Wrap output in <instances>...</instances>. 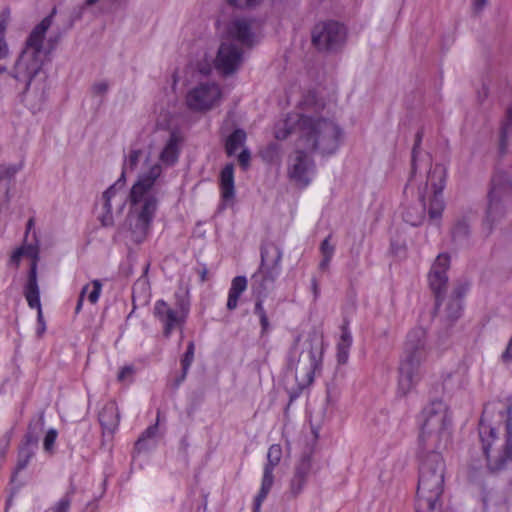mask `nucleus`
Instances as JSON below:
<instances>
[{
    "label": "nucleus",
    "mask_w": 512,
    "mask_h": 512,
    "mask_svg": "<svg viewBox=\"0 0 512 512\" xmlns=\"http://www.w3.org/2000/svg\"><path fill=\"white\" fill-rule=\"evenodd\" d=\"M55 13L56 10L53 9L50 15L33 28L15 64L13 77L25 81L23 94L33 96L37 102H42L45 99L48 90V76L43 65L52 47L45 49L43 43Z\"/></svg>",
    "instance_id": "f257e3e1"
},
{
    "label": "nucleus",
    "mask_w": 512,
    "mask_h": 512,
    "mask_svg": "<svg viewBox=\"0 0 512 512\" xmlns=\"http://www.w3.org/2000/svg\"><path fill=\"white\" fill-rule=\"evenodd\" d=\"M297 135V146L322 156L334 154L343 136L340 126L331 119L302 114L288 117L284 129L275 133L277 139H286L290 134Z\"/></svg>",
    "instance_id": "f03ea898"
},
{
    "label": "nucleus",
    "mask_w": 512,
    "mask_h": 512,
    "mask_svg": "<svg viewBox=\"0 0 512 512\" xmlns=\"http://www.w3.org/2000/svg\"><path fill=\"white\" fill-rule=\"evenodd\" d=\"M479 436L483 453L494 469H501L512 460V405L498 409L485 406L480 422Z\"/></svg>",
    "instance_id": "7ed1b4c3"
},
{
    "label": "nucleus",
    "mask_w": 512,
    "mask_h": 512,
    "mask_svg": "<svg viewBox=\"0 0 512 512\" xmlns=\"http://www.w3.org/2000/svg\"><path fill=\"white\" fill-rule=\"evenodd\" d=\"M161 173V165H152L147 172H143L138 176L137 181L130 190V231L132 240L136 243H141L150 231L158 208V199L154 186Z\"/></svg>",
    "instance_id": "20e7f679"
},
{
    "label": "nucleus",
    "mask_w": 512,
    "mask_h": 512,
    "mask_svg": "<svg viewBox=\"0 0 512 512\" xmlns=\"http://www.w3.org/2000/svg\"><path fill=\"white\" fill-rule=\"evenodd\" d=\"M420 458L417 486V512H441L445 463L439 451L418 452Z\"/></svg>",
    "instance_id": "39448f33"
},
{
    "label": "nucleus",
    "mask_w": 512,
    "mask_h": 512,
    "mask_svg": "<svg viewBox=\"0 0 512 512\" xmlns=\"http://www.w3.org/2000/svg\"><path fill=\"white\" fill-rule=\"evenodd\" d=\"M282 255V250L277 244L273 242L263 243L260 249V266L251 277V290L256 296L253 311L259 317L262 334L266 333L270 328L263 301L274 288L275 281L281 272L280 263Z\"/></svg>",
    "instance_id": "423d86ee"
},
{
    "label": "nucleus",
    "mask_w": 512,
    "mask_h": 512,
    "mask_svg": "<svg viewBox=\"0 0 512 512\" xmlns=\"http://www.w3.org/2000/svg\"><path fill=\"white\" fill-rule=\"evenodd\" d=\"M451 413L440 399L431 401L422 411L419 434V450L439 451L451 437Z\"/></svg>",
    "instance_id": "0eeeda50"
},
{
    "label": "nucleus",
    "mask_w": 512,
    "mask_h": 512,
    "mask_svg": "<svg viewBox=\"0 0 512 512\" xmlns=\"http://www.w3.org/2000/svg\"><path fill=\"white\" fill-rule=\"evenodd\" d=\"M446 178V168L440 164L435 165L429 171L423 191L420 190L419 192L420 203L416 206L406 208L403 212V219L406 223L412 226H419L423 223L426 212V194L429 189L431 190L428 208L429 219L437 221L441 218L445 208L443 190L446 185Z\"/></svg>",
    "instance_id": "6e6552de"
},
{
    "label": "nucleus",
    "mask_w": 512,
    "mask_h": 512,
    "mask_svg": "<svg viewBox=\"0 0 512 512\" xmlns=\"http://www.w3.org/2000/svg\"><path fill=\"white\" fill-rule=\"evenodd\" d=\"M429 347L427 332L422 327L412 329L406 338L403 357L399 365L398 391L406 395L418 382L420 368L426 360Z\"/></svg>",
    "instance_id": "1a4fd4ad"
},
{
    "label": "nucleus",
    "mask_w": 512,
    "mask_h": 512,
    "mask_svg": "<svg viewBox=\"0 0 512 512\" xmlns=\"http://www.w3.org/2000/svg\"><path fill=\"white\" fill-rule=\"evenodd\" d=\"M299 341L300 337H297L291 348L287 367L294 373L298 386L304 388L314 380L315 372L321 364L322 349L314 345L313 339L304 341L300 349Z\"/></svg>",
    "instance_id": "9d476101"
},
{
    "label": "nucleus",
    "mask_w": 512,
    "mask_h": 512,
    "mask_svg": "<svg viewBox=\"0 0 512 512\" xmlns=\"http://www.w3.org/2000/svg\"><path fill=\"white\" fill-rule=\"evenodd\" d=\"M346 29L337 21L321 22L313 28L312 43L318 50L334 52L343 47Z\"/></svg>",
    "instance_id": "9b49d317"
},
{
    "label": "nucleus",
    "mask_w": 512,
    "mask_h": 512,
    "mask_svg": "<svg viewBox=\"0 0 512 512\" xmlns=\"http://www.w3.org/2000/svg\"><path fill=\"white\" fill-rule=\"evenodd\" d=\"M308 152L298 147L288 159V176L301 188L307 187L315 174V163Z\"/></svg>",
    "instance_id": "f8f14e48"
},
{
    "label": "nucleus",
    "mask_w": 512,
    "mask_h": 512,
    "mask_svg": "<svg viewBox=\"0 0 512 512\" xmlns=\"http://www.w3.org/2000/svg\"><path fill=\"white\" fill-rule=\"evenodd\" d=\"M178 310L171 308L164 300L156 301L154 315L164 327V335L169 337L172 331L181 327L189 311V302L183 297L177 301Z\"/></svg>",
    "instance_id": "ddd939ff"
},
{
    "label": "nucleus",
    "mask_w": 512,
    "mask_h": 512,
    "mask_svg": "<svg viewBox=\"0 0 512 512\" xmlns=\"http://www.w3.org/2000/svg\"><path fill=\"white\" fill-rule=\"evenodd\" d=\"M259 23L255 19L250 18H234L231 20L226 29V40L237 41L242 48H252L257 42V32Z\"/></svg>",
    "instance_id": "4468645a"
},
{
    "label": "nucleus",
    "mask_w": 512,
    "mask_h": 512,
    "mask_svg": "<svg viewBox=\"0 0 512 512\" xmlns=\"http://www.w3.org/2000/svg\"><path fill=\"white\" fill-rule=\"evenodd\" d=\"M282 458V447L279 444H273L267 452V462L263 468V477L261 487L254 499L253 512H260L261 505L269 494L274 484V469L279 465Z\"/></svg>",
    "instance_id": "2eb2a0df"
},
{
    "label": "nucleus",
    "mask_w": 512,
    "mask_h": 512,
    "mask_svg": "<svg viewBox=\"0 0 512 512\" xmlns=\"http://www.w3.org/2000/svg\"><path fill=\"white\" fill-rule=\"evenodd\" d=\"M243 53L242 47L224 39L214 60L216 70L225 76L234 74L243 62Z\"/></svg>",
    "instance_id": "dca6fc26"
},
{
    "label": "nucleus",
    "mask_w": 512,
    "mask_h": 512,
    "mask_svg": "<svg viewBox=\"0 0 512 512\" xmlns=\"http://www.w3.org/2000/svg\"><path fill=\"white\" fill-rule=\"evenodd\" d=\"M221 98V90L215 83H202L190 90L186 96L187 106L194 111L212 109Z\"/></svg>",
    "instance_id": "f3484780"
},
{
    "label": "nucleus",
    "mask_w": 512,
    "mask_h": 512,
    "mask_svg": "<svg viewBox=\"0 0 512 512\" xmlns=\"http://www.w3.org/2000/svg\"><path fill=\"white\" fill-rule=\"evenodd\" d=\"M450 267V256L441 253L435 259L428 275L430 288L436 298V306H439L440 299L446 291L448 284L447 270Z\"/></svg>",
    "instance_id": "a211bd4d"
},
{
    "label": "nucleus",
    "mask_w": 512,
    "mask_h": 512,
    "mask_svg": "<svg viewBox=\"0 0 512 512\" xmlns=\"http://www.w3.org/2000/svg\"><path fill=\"white\" fill-rule=\"evenodd\" d=\"M23 293L27 300L28 306L32 309H37V322H38L37 335L39 337H41L42 334L46 330V323L44 321L41 303H40V291H39L38 281L36 279V263L35 262L32 264V267H30L27 283L25 284Z\"/></svg>",
    "instance_id": "6ab92c4d"
},
{
    "label": "nucleus",
    "mask_w": 512,
    "mask_h": 512,
    "mask_svg": "<svg viewBox=\"0 0 512 512\" xmlns=\"http://www.w3.org/2000/svg\"><path fill=\"white\" fill-rule=\"evenodd\" d=\"M505 211L503 189L500 185H496L493 180V186L488 194L486 221L492 226L504 217Z\"/></svg>",
    "instance_id": "aec40b11"
},
{
    "label": "nucleus",
    "mask_w": 512,
    "mask_h": 512,
    "mask_svg": "<svg viewBox=\"0 0 512 512\" xmlns=\"http://www.w3.org/2000/svg\"><path fill=\"white\" fill-rule=\"evenodd\" d=\"M99 423L104 431L113 433L119 425L120 414L114 401L107 402L99 412Z\"/></svg>",
    "instance_id": "412c9836"
},
{
    "label": "nucleus",
    "mask_w": 512,
    "mask_h": 512,
    "mask_svg": "<svg viewBox=\"0 0 512 512\" xmlns=\"http://www.w3.org/2000/svg\"><path fill=\"white\" fill-rule=\"evenodd\" d=\"M179 137L176 133H171L163 150L160 153V160L167 166L174 165L179 157Z\"/></svg>",
    "instance_id": "4be33fe9"
},
{
    "label": "nucleus",
    "mask_w": 512,
    "mask_h": 512,
    "mask_svg": "<svg viewBox=\"0 0 512 512\" xmlns=\"http://www.w3.org/2000/svg\"><path fill=\"white\" fill-rule=\"evenodd\" d=\"M221 196L225 201L231 200L235 195L234 166L227 164L220 173Z\"/></svg>",
    "instance_id": "5701e85b"
},
{
    "label": "nucleus",
    "mask_w": 512,
    "mask_h": 512,
    "mask_svg": "<svg viewBox=\"0 0 512 512\" xmlns=\"http://www.w3.org/2000/svg\"><path fill=\"white\" fill-rule=\"evenodd\" d=\"M44 427V412H40L37 419L29 423L28 431L25 435V442L21 447H31L33 451L36 450L39 441V432Z\"/></svg>",
    "instance_id": "b1692460"
},
{
    "label": "nucleus",
    "mask_w": 512,
    "mask_h": 512,
    "mask_svg": "<svg viewBox=\"0 0 512 512\" xmlns=\"http://www.w3.org/2000/svg\"><path fill=\"white\" fill-rule=\"evenodd\" d=\"M247 288V279L245 276H236L231 282V287L228 293L227 309L233 311L238 306V300L241 294Z\"/></svg>",
    "instance_id": "393cba45"
},
{
    "label": "nucleus",
    "mask_w": 512,
    "mask_h": 512,
    "mask_svg": "<svg viewBox=\"0 0 512 512\" xmlns=\"http://www.w3.org/2000/svg\"><path fill=\"white\" fill-rule=\"evenodd\" d=\"M246 140V133L243 129L234 130L227 138L225 150L228 156H232L242 147Z\"/></svg>",
    "instance_id": "a878e982"
},
{
    "label": "nucleus",
    "mask_w": 512,
    "mask_h": 512,
    "mask_svg": "<svg viewBox=\"0 0 512 512\" xmlns=\"http://www.w3.org/2000/svg\"><path fill=\"white\" fill-rule=\"evenodd\" d=\"M512 135V107L506 111L505 118L501 123L500 129V150L505 151L508 145L509 137Z\"/></svg>",
    "instance_id": "bb28decb"
},
{
    "label": "nucleus",
    "mask_w": 512,
    "mask_h": 512,
    "mask_svg": "<svg viewBox=\"0 0 512 512\" xmlns=\"http://www.w3.org/2000/svg\"><path fill=\"white\" fill-rule=\"evenodd\" d=\"M312 473V456L303 454L294 466L293 474L308 481Z\"/></svg>",
    "instance_id": "cd10ccee"
},
{
    "label": "nucleus",
    "mask_w": 512,
    "mask_h": 512,
    "mask_svg": "<svg viewBox=\"0 0 512 512\" xmlns=\"http://www.w3.org/2000/svg\"><path fill=\"white\" fill-rule=\"evenodd\" d=\"M157 433H158V422H156L153 425H150L143 431V433L140 435V437L138 438V440L135 443V450H137V452H139V453L147 450L149 448L147 442L149 440L154 439L156 437Z\"/></svg>",
    "instance_id": "c85d7f7f"
},
{
    "label": "nucleus",
    "mask_w": 512,
    "mask_h": 512,
    "mask_svg": "<svg viewBox=\"0 0 512 512\" xmlns=\"http://www.w3.org/2000/svg\"><path fill=\"white\" fill-rule=\"evenodd\" d=\"M34 455H35V451H33V449L31 447H20L19 448L17 464H16L14 474L12 476V481L15 480V476L17 473L24 470L28 466L30 460L33 458Z\"/></svg>",
    "instance_id": "c756f323"
},
{
    "label": "nucleus",
    "mask_w": 512,
    "mask_h": 512,
    "mask_svg": "<svg viewBox=\"0 0 512 512\" xmlns=\"http://www.w3.org/2000/svg\"><path fill=\"white\" fill-rule=\"evenodd\" d=\"M462 309V301L449 297L444 309L445 318L450 322H454L461 316Z\"/></svg>",
    "instance_id": "7c9ffc66"
},
{
    "label": "nucleus",
    "mask_w": 512,
    "mask_h": 512,
    "mask_svg": "<svg viewBox=\"0 0 512 512\" xmlns=\"http://www.w3.org/2000/svg\"><path fill=\"white\" fill-rule=\"evenodd\" d=\"M9 21V13L3 12L0 15V59H4L9 54L8 45L5 41V32Z\"/></svg>",
    "instance_id": "2f4dec72"
},
{
    "label": "nucleus",
    "mask_w": 512,
    "mask_h": 512,
    "mask_svg": "<svg viewBox=\"0 0 512 512\" xmlns=\"http://www.w3.org/2000/svg\"><path fill=\"white\" fill-rule=\"evenodd\" d=\"M470 227L466 220H458L452 229V238L456 243H462L467 239Z\"/></svg>",
    "instance_id": "473e14b6"
},
{
    "label": "nucleus",
    "mask_w": 512,
    "mask_h": 512,
    "mask_svg": "<svg viewBox=\"0 0 512 512\" xmlns=\"http://www.w3.org/2000/svg\"><path fill=\"white\" fill-rule=\"evenodd\" d=\"M74 493L75 487L71 486L64 497L61 498L53 507H51L50 512H68Z\"/></svg>",
    "instance_id": "72a5a7b5"
},
{
    "label": "nucleus",
    "mask_w": 512,
    "mask_h": 512,
    "mask_svg": "<svg viewBox=\"0 0 512 512\" xmlns=\"http://www.w3.org/2000/svg\"><path fill=\"white\" fill-rule=\"evenodd\" d=\"M306 484H307V480L293 474L292 478L290 479L289 490H288L291 497L295 498V497L299 496L303 492Z\"/></svg>",
    "instance_id": "f704fd0d"
},
{
    "label": "nucleus",
    "mask_w": 512,
    "mask_h": 512,
    "mask_svg": "<svg viewBox=\"0 0 512 512\" xmlns=\"http://www.w3.org/2000/svg\"><path fill=\"white\" fill-rule=\"evenodd\" d=\"M195 345L194 342L190 341L187 346V350L181 359L182 370H189L194 360Z\"/></svg>",
    "instance_id": "c9c22d12"
},
{
    "label": "nucleus",
    "mask_w": 512,
    "mask_h": 512,
    "mask_svg": "<svg viewBox=\"0 0 512 512\" xmlns=\"http://www.w3.org/2000/svg\"><path fill=\"white\" fill-rule=\"evenodd\" d=\"M422 139H423V131L419 130V131H417V133L415 135V141H414V145L412 148L411 166H412L413 174L416 172V158H417V154L420 149V146H421Z\"/></svg>",
    "instance_id": "e433bc0d"
},
{
    "label": "nucleus",
    "mask_w": 512,
    "mask_h": 512,
    "mask_svg": "<svg viewBox=\"0 0 512 512\" xmlns=\"http://www.w3.org/2000/svg\"><path fill=\"white\" fill-rule=\"evenodd\" d=\"M57 435V430L54 428H51L47 431L43 441L44 450L46 452L51 453L53 451Z\"/></svg>",
    "instance_id": "4c0bfd02"
},
{
    "label": "nucleus",
    "mask_w": 512,
    "mask_h": 512,
    "mask_svg": "<svg viewBox=\"0 0 512 512\" xmlns=\"http://www.w3.org/2000/svg\"><path fill=\"white\" fill-rule=\"evenodd\" d=\"M352 344L341 343L337 344V360L339 364H345L349 358V350Z\"/></svg>",
    "instance_id": "58836bf2"
},
{
    "label": "nucleus",
    "mask_w": 512,
    "mask_h": 512,
    "mask_svg": "<svg viewBox=\"0 0 512 512\" xmlns=\"http://www.w3.org/2000/svg\"><path fill=\"white\" fill-rule=\"evenodd\" d=\"M142 155V151L137 149V150H132L129 154V157L128 159L126 160L125 164H124V167L127 168V169H130V170H134L136 169L138 163H139V160H140V157Z\"/></svg>",
    "instance_id": "ea45409f"
},
{
    "label": "nucleus",
    "mask_w": 512,
    "mask_h": 512,
    "mask_svg": "<svg viewBox=\"0 0 512 512\" xmlns=\"http://www.w3.org/2000/svg\"><path fill=\"white\" fill-rule=\"evenodd\" d=\"M115 186H110L102 195L104 211L112 212L111 199L115 196Z\"/></svg>",
    "instance_id": "a19ab883"
},
{
    "label": "nucleus",
    "mask_w": 512,
    "mask_h": 512,
    "mask_svg": "<svg viewBox=\"0 0 512 512\" xmlns=\"http://www.w3.org/2000/svg\"><path fill=\"white\" fill-rule=\"evenodd\" d=\"M101 289H102L101 282L99 280H94L92 282V289L89 292L87 291L88 300L90 301V303L95 304L98 301L100 293H101Z\"/></svg>",
    "instance_id": "79ce46f5"
},
{
    "label": "nucleus",
    "mask_w": 512,
    "mask_h": 512,
    "mask_svg": "<svg viewBox=\"0 0 512 512\" xmlns=\"http://www.w3.org/2000/svg\"><path fill=\"white\" fill-rule=\"evenodd\" d=\"M227 2L236 8H252L260 3V0H227Z\"/></svg>",
    "instance_id": "37998d69"
},
{
    "label": "nucleus",
    "mask_w": 512,
    "mask_h": 512,
    "mask_svg": "<svg viewBox=\"0 0 512 512\" xmlns=\"http://www.w3.org/2000/svg\"><path fill=\"white\" fill-rule=\"evenodd\" d=\"M330 239H331V236L329 235L328 237H326L321 245H320V251L322 253L323 256H327L328 257H333V254H334V246L330 243Z\"/></svg>",
    "instance_id": "c03bdc74"
},
{
    "label": "nucleus",
    "mask_w": 512,
    "mask_h": 512,
    "mask_svg": "<svg viewBox=\"0 0 512 512\" xmlns=\"http://www.w3.org/2000/svg\"><path fill=\"white\" fill-rule=\"evenodd\" d=\"M468 291V284L466 283H458L453 291L452 294L449 296L450 298H457L460 301H462V298L465 296V294Z\"/></svg>",
    "instance_id": "a18cd8bd"
},
{
    "label": "nucleus",
    "mask_w": 512,
    "mask_h": 512,
    "mask_svg": "<svg viewBox=\"0 0 512 512\" xmlns=\"http://www.w3.org/2000/svg\"><path fill=\"white\" fill-rule=\"evenodd\" d=\"M109 84L106 81H100L92 85V92L94 95L103 96L107 93Z\"/></svg>",
    "instance_id": "49530a36"
},
{
    "label": "nucleus",
    "mask_w": 512,
    "mask_h": 512,
    "mask_svg": "<svg viewBox=\"0 0 512 512\" xmlns=\"http://www.w3.org/2000/svg\"><path fill=\"white\" fill-rule=\"evenodd\" d=\"M339 342L352 344V335L348 329V323L344 322L341 327V337Z\"/></svg>",
    "instance_id": "de8ad7c7"
},
{
    "label": "nucleus",
    "mask_w": 512,
    "mask_h": 512,
    "mask_svg": "<svg viewBox=\"0 0 512 512\" xmlns=\"http://www.w3.org/2000/svg\"><path fill=\"white\" fill-rule=\"evenodd\" d=\"M251 154L248 149H243L238 155L239 164L245 169L249 166Z\"/></svg>",
    "instance_id": "09e8293b"
},
{
    "label": "nucleus",
    "mask_w": 512,
    "mask_h": 512,
    "mask_svg": "<svg viewBox=\"0 0 512 512\" xmlns=\"http://www.w3.org/2000/svg\"><path fill=\"white\" fill-rule=\"evenodd\" d=\"M134 373L133 366H124L118 373L117 379L119 381H124L127 377L131 376Z\"/></svg>",
    "instance_id": "8fccbe9b"
},
{
    "label": "nucleus",
    "mask_w": 512,
    "mask_h": 512,
    "mask_svg": "<svg viewBox=\"0 0 512 512\" xmlns=\"http://www.w3.org/2000/svg\"><path fill=\"white\" fill-rule=\"evenodd\" d=\"M99 220L105 227L112 226L114 223L112 212L108 211H104V213L99 217Z\"/></svg>",
    "instance_id": "3c124183"
},
{
    "label": "nucleus",
    "mask_w": 512,
    "mask_h": 512,
    "mask_svg": "<svg viewBox=\"0 0 512 512\" xmlns=\"http://www.w3.org/2000/svg\"><path fill=\"white\" fill-rule=\"evenodd\" d=\"M89 290V285H85L82 290H81V293L79 295V299H78V302H77V305H76V308H75V311L76 313H79L81 308H82V305H83V301H84V296L86 295L87 291Z\"/></svg>",
    "instance_id": "603ef678"
},
{
    "label": "nucleus",
    "mask_w": 512,
    "mask_h": 512,
    "mask_svg": "<svg viewBox=\"0 0 512 512\" xmlns=\"http://www.w3.org/2000/svg\"><path fill=\"white\" fill-rule=\"evenodd\" d=\"M488 0H474L473 9L476 13H479L487 5Z\"/></svg>",
    "instance_id": "864d4df0"
},
{
    "label": "nucleus",
    "mask_w": 512,
    "mask_h": 512,
    "mask_svg": "<svg viewBox=\"0 0 512 512\" xmlns=\"http://www.w3.org/2000/svg\"><path fill=\"white\" fill-rule=\"evenodd\" d=\"M311 289L314 295V300H317L320 294V288L316 278H312L311 280Z\"/></svg>",
    "instance_id": "5fc2aeb1"
},
{
    "label": "nucleus",
    "mask_w": 512,
    "mask_h": 512,
    "mask_svg": "<svg viewBox=\"0 0 512 512\" xmlns=\"http://www.w3.org/2000/svg\"><path fill=\"white\" fill-rule=\"evenodd\" d=\"M24 249H25L24 255H27L29 257L34 258V260L32 261L31 265L34 262L37 264V251L35 250V248L32 247V246H29V247L24 248Z\"/></svg>",
    "instance_id": "6e6d98bb"
},
{
    "label": "nucleus",
    "mask_w": 512,
    "mask_h": 512,
    "mask_svg": "<svg viewBox=\"0 0 512 512\" xmlns=\"http://www.w3.org/2000/svg\"><path fill=\"white\" fill-rule=\"evenodd\" d=\"M16 172H17V169L15 167L10 166V167H7L4 171H0V174L3 175V179H4L6 177L10 178V177L14 176V174Z\"/></svg>",
    "instance_id": "4d7b16f0"
},
{
    "label": "nucleus",
    "mask_w": 512,
    "mask_h": 512,
    "mask_svg": "<svg viewBox=\"0 0 512 512\" xmlns=\"http://www.w3.org/2000/svg\"><path fill=\"white\" fill-rule=\"evenodd\" d=\"M16 172H17V169L15 167L10 166V167H7L4 171H0V174L3 175V179H4L6 177L10 178V177L14 176V174Z\"/></svg>",
    "instance_id": "13d9d810"
},
{
    "label": "nucleus",
    "mask_w": 512,
    "mask_h": 512,
    "mask_svg": "<svg viewBox=\"0 0 512 512\" xmlns=\"http://www.w3.org/2000/svg\"><path fill=\"white\" fill-rule=\"evenodd\" d=\"M127 170V168L123 167V171H122V174L120 176V178L116 181V183H114L112 186H115V191L117 190V187H122L124 186L125 184V171Z\"/></svg>",
    "instance_id": "bf43d9fd"
},
{
    "label": "nucleus",
    "mask_w": 512,
    "mask_h": 512,
    "mask_svg": "<svg viewBox=\"0 0 512 512\" xmlns=\"http://www.w3.org/2000/svg\"><path fill=\"white\" fill-rule=\"evenodd\" d=\"M127 170V168L123 167V171H122V174L120 176V178L116 181V183H114L112 186H115V191L117 190V187H122L124 186L125 184V171Z\"/></svg>",
    "instance_id": "052dcab7"
},
{
    "label": "nucleus",
    "mask_w": 512,
    "mask_h": 512,
    "mask_svg": "<svg viewBox=\"0 0 512 512\" xmlns=\"http://www.w3.org/2000/svg\"><path fill=\"white\" fill-rule=\"evenodd\" d=\"M24 252H25V249L24 248H19L17 249L13 255L11 256V260L15 263H18L19 259L21 256L24 255Z\"/></svg>",
    "instance_id": "680f3d73"
},
{
    "label": "nucleus",
    "mask_w": 512,
    "mask_h": 512,
    "mask_svg": "<svg viewBox=\"0 0 512 512\" xmlns=\"http://www.w3.org/2000/svg\"><path fill=\"white\" fill-rule=\"evenodd\" d=\"M331 259L332 257L327 258V256H323V259L319 263V269L325 271L329 267Z\"/></svg>",
    "instance_id": "e2e57ef3"
},
{
    "label": "nucleus",
    "mask_w": 512,
    "mask_h": 512,
    "mask_svg": "<svg viewBox=\"0 0 512 512\" xmlns=\"http://www.w3.org/2000/svg\"><path fill=\"white\" fill-rule=\"evenodd\" d=\"M199 276H200V280L201 282H205L207 280V273H208V270L205 266H203L201 269L197 270Z\"/></svg>",
    "instance_id": "0e129e2a"
},
{
    "label": "nucleus",
    "mask_w": 512,
    "mask_h": 512,
    "mask_svg": "<svg viewBox=\"0 0 512 512\" xmlns=\"http://www.w3.org/2000/svg\"><path fill=\"white\" fill-rule=\"evenodd\" d=\"M189 370H182L181 375L175 381V387L177 388L186 378Z\"/></svg>",
    "instance_id": "69168bd1"
},
{
    "label": "nucleus",
    "mask_w": 512,
    "mask_h": 512,
    "mask_svg": "<svg viewBox=\"0 0 512 512\" xmlns=\"http://www.w3.org/2000/svg\"><path fill=\"white\" fill-rule=\"evenodd\" d=\"M277 150L276 144H270L267 148V152H275Z\"/></svg>",
    "instance_id": "338daca9"
},
{
    "label": "nucleus",
    "mask_w": 512,
    "mask_h": 512,
    "mask_svg": "<svg viewBox=\"0 0 512 512\" xmlns=\"http://www.w3.org/2000/svg\"><path fill=\"white\" fill-rule=\"evenodd\" d=\"M7 446H8V443L6 444L5 447L0 449V458L1 459H3L5 457Z\"/></svg>",
    "instance_id": "774afa93"
}]
</instances>
